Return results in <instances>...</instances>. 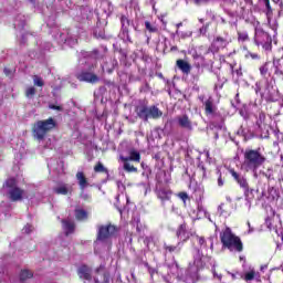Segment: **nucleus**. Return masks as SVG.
I'll return each instance as SVG.
<instances>
[{
  "label": "nucleus",
  "mask_w": 283,
  "mask_h": 283,
  "mask_svg": "<svg viewBox=\"0 0 283 283\" xmlns=\"http://www.w3.org/2000/svg\"><path fill=\"white\" fill-rule=\"evenodd\" d=\"M243 158V167L245 171H252L253 174H258V169L266 163V157H264L260 150L255 149H245Z\"/></svg>",
  "instance_id": "nucleus-1"
},
{
  "label": "nucleus",
  "mask_w": 283,
  "mask_h": 283,
  "mask_svg": "<svg viewBox=\"0 0 283 283\" xmlns=\"http://www.w3.org/2000/svg\"><path fill=\"white\" fill-rule=\"evenodd\" d=\"M56 127V120L50 117L44 120H38L32 128L33 138L35 140H44L45 136Z\"/></svg>",
  "instance_id": "nucleus-2"
},
{
  "label": "nucleus",
  "mask_w": 283,
  "mask_h": 283,
  "mask_svg": "<svg viewBox=\"0 0 283 283\" xmlns=\"http://www.w3.org/2000/svg\"><path fill=\"white\" fill-rule=\"evenodd\" d=\"M3 193L11 200V202H19L22 198H28L25 190L17 187V179L10 178L6 181L2 189Z\"/></svg>",
  "instance_id": "nucleus-3"
},
{
  "label": "nucleus",
  "mask_w": 283,
  "mask_h": 283,
  "mask_svg": "<svg viewBox=\"0 0 283 283\" xmlns=\"http://www.w3.org/2000/svg\"><path fill=\"white\" fill-rule=\"evenodd\" d=\"M221 242L229 251L241 253L243 249L242 241L235 234H232L230 228H227L221 234Z\"/></svg>",
  "instance_id": "nucleus-4"
},
{
  "label": "nucleus",
  "mask_w": 283,
  "mask_h": 283,
  "mask_svg": "<svg viewBox=\"0 0 283 283\" xmlns=\"http://www.w3.org/2000/svg\"><path fill=\"white\" fill-rule=\"evenodd\" d=\"M229 174L232 176L237 185H239V187L243 189L245 196V207H250L249 193H253V189L249 188V180L247 179V176L235 171L234 169H229Z\"/></svg>",
  "instance_id": "nucleus-5"
},
{
  "label": "nucleus",
  "mask_w": 283,
  "mask_h": 283,
  "mask_svg": "<svg viewBox=\"0 0 283 283\" xmlns=\"http://www.w3.org/2000/svg\"><path fill=\"white\" fill-rule=\"evenodd\" d=\"M116 231L117 230L115 226H112V224L99 226L96 244H98V242H108L111 238H114V235H116Z\"/></svg>",
  "instance_id": "nucleus-6"
},
{
  "label": "nucleus",
  "mask_w": 283,
  "mask_h": 283,
  "mask_svg": "<svg viewBox=\"0 0 283 283\" xmlns=\"http://www.w3.org/2000/svg\"><path fill=\"white\" fill-rule=\"evenodd\" d=\"M82 71L76 73V78L85 82V83H98L101 81L99 77H97L96 74L92 73V66L85 65L84 67H81Z\"/></svg>",
  "instance_id": "nucleus-7"
},
{
  "label": "nucleus",
  "mask_w": 283,
  "mask_h": 283,
  "mask_svg": "<svg viewBox=\"0 0 283 283\" xmlns=\"http://www.w3.org/2000/svg\"><path fill=\"white\" fill-rule=\"evenodd\" d=\"M120 23H122V33H120L122 39H124V41H129V43H132V38L129 36V25L130 28H134L135 31H138V27L134 24V20L129 21V19L125 15H122Z\"/></svg>",
  "instance_id": "nucleus-8"
},
{
  "label": "nucleus",
  "mask_w": 283,
  "mask_h": 283,
  "mask_svg": "<svg viewBox=\"0 0 283 283\" xmlns=\"http://www.w3.org/2000/svg\"><path fill=\"white\" fill-rule=\"evenodd\" d=\"M73 191L74 187L70 184H57L53 188V192H55L57 196H72Z\"/></svg>",
  "instance_id": "nucleus-9"
},
{
  "label": "nucleus",
  "mask_w": 283,
  "mask_h": 283,
  "mask_svg": "<svg viewBox=\"0 0 283 283\" xmlns=\"http://www.w3.org/2000/svg\"><path fill=\"white\" fill-rule=\"evenodd\" d=\"M156 196L161 201L163 207H165V202L171 201V191L167 188H157Z\"/></svg>",
  "instance_id": "nucleus-10"
},
{
  "label": "nucleus",
  "mask_w": 283,
  "mask_h": 283,
  "mask_svg": "<svg viewBox=\"0 0 283 283\" xmlns=\"http://www.w3.org/2000/svg\"><path fill=\"white\" fill-rule=\"evenodd\" d=\"M177 125L182 129H187V132H191L193 129V125L191 124V119L187 115H180L177 117Z\"/></svg>",
  "instance_id": "nucleus-11"
},
{
  "label": "nucleus",
  "mask_w": 283,
  "mask_h": 283,
  "mask_svg": "<svg viewBox=\"0 0 283 283\" xmlns=\"http://www.w3.org/2000/svg\"><path fill=\"white\" fill-rule=\"evenodd\" d=\"M268 41H273L271 35L266 32H264L262 29L255 30V43L256 45H260L262 43H266Z\"/></svg>",
  "instance_id": "nucleus-12"
},
{
  "label": "nucleus",
  "mask_w": 283,
  "mask_h": 283,
  "mask_svg": "<svg viewBox=\"0 0 283 283\" xmlns=\"http://www.w3.org/2000/svg\"><path fill=\"white\" fill-rule=\"evenodd\" d=\"M229 38H222V36H217L213 41H212V48L216 50V52H218V50H224V48H227L229 45Z\"/></svg>",
  "instance_id": "nucleus-13"
},
{
  "label": "nucleus",
  "mask_w": 283,
  "mask_h": 283,
  "mask_svg": "<svg viewBox=\"0 0 283 283\" xmlns=\"http://www.w3.org/2000/svg\"><path fill=\"white\" fill-rule=\"evenodd\" d=\"M244 200H247V196H244V198L238 197L235 207H238L239 209H242V211H251V202L253 200V192L249 193V197H248V202H250L249 207H247V202H244Z\"/></svg>",
  "instance_id": "nucleus-14"
},
{
  "label": "nucleus",
  "mask_w": 283,
  "mask_h": 283,
  "mask_svg": "<svg viewBox=\"0 0 283 283\" xmlns=\"http://www.w3.org/2000/svg\"><path fill=\"white\" fill-rule=\"evenodd\" d=\"M196 240H197L201 251H207V249H208L207 242H208V244H210V250L213 251V237L208 238V241H207V239H205V237L197 235Z\"/></svg>",
  "instance_id": "nucleus-15"
},
{
  "label": "nucleus",
  "mask_w": 283,
  "mask_h": 283,
  "mask_svg": "<svg viewBox=\"0 0 283 283\" xmlns=\"http://www.w3.org/2000/svg\"><path fill=\"white\" fill-rule=\"evenodd\" d=\"M190 269L191 271H200V269H205V261L202 260V253H200V250L197 251L193 264L190 265Z\"/></svg>",
  "instance_id": "nucleus-16"
},
{
  "label": "nucleus",
  "mask_w": 283,
  "mask_h": 283,
  "mask_svg": "<svg viewBox=\"0 0 283 283\" xmlns=\"http://www.w3.org/2000/svg\"><path fill=\"white\" fill-rule=\"evenodd\" d=\"M136 114L142 120H149V107L147 105H139L136 107Z\"/></svg>",
  "instance_id": "nucleus-17"
},
{
  "label": "nucleus",
  "mask_w": 283,
  "mask_h": 283,
  "mask_svg": "<svg viewBox=\"0 0 283 283\" xmlns=\"http://www.w3.org/2000/svg\"><path fill=\"white\" fill-rule=\"evenodd\" d=\"M76 180H77V185L80 186L81 191H85V189H87V187H90L87 177H85V174H83V171H78L76 174Z\"/></svg>",
  "instance_id": "nucleus-18"
},
{
  "label": "nucleus",
  "mask_w": 283,
  "mask_h": 283,
  "mask_svg": "<svg viewBox=\"0 0 283 283\" xmlns=\"http://www.w3.org/2000/svg\"><path fill=\"white\" fill-rule=\"evenodd\" d=\"M176 235L181 242H187V240H189V233L187 232V223H182L179 226Z\"/></svg>",
  "instance_id": "nucleus-19"
},
{
  "label": "nucleus",
  "mask_w": 283,
  "mask_h": 283,
  "mask_svg": "<svg viewBox=\"0 0 283 283\" xmlns=\"http://www.w3.org/2000/svg\"><path fill=\"white\" fill-rule=\"evenodd\" d=\"M120 160L124 163H129L132 160L133 163H140V153H138L136 149H130L129 150V156L128 157H120Z\"/></svg>",
  "instance_id": "nucleus-20"
},
{
  "label": "nucleus",
  "mask_w": 283,
  "mask_h": 283,
  "mask_svg": "<svg viewBox=\"0 0 283 283\" xmlns=\"http://www.w3.org/2000/svg\"><path fill=\"white\" fill-rule=\"evenodd\" d=\"M262 98H265V101H271L273 96H275V90L273 88V85L268 83L265 85V90L263 93H261Z\"/></svg>",
  "instance_id": "nucleus-21"
},
{
  "label": "nucleus",
  "mask_w": 283,
  "mask_h": 283,
  "mask_svg": "<svg viewBox=\"0 0 283 283\" xmlns=\"http://www.w3.org/2000/svg\"><path fill=\"white\" fill-rule=\"evenodd\" d=\"M78 275L81 280H87V282H92V272L87 265H83L78 269Z\"/></svg>",
  "instance_id": "nucleus-22"
},
{
  "label": "nucleus",
  "mask_w": 283,
  "mask_h": 283,
  "mask_svg": "<svg viewBox=\"0 0 283 283\" xmlns=\"http://www.w3.org/2000/svg\"><path fill=\"white\" fill-rule=\"evenodd\" d=\"M264 118H265L264 114L261 113L259 115V120L256 122V125H258L261 134H269V129H271V126L262 123V120H264Z\"/></svg>",
  "instance_id": "nucleus-23"
},
{
  "label": "nucleus",
  "mask_w": 283,
  "mask_h": 283,
  "mask_svg": "<svg viewBox=\"0 0 283 283\" xmlns=\"http://www.w3.org/2000/svg\"><path fill=\"white\" fill-rule=\"evenodd\" d=\"M177 67H179L184 74H189V72H191V64L185 60H177Z\"/></svg>",
  "instance_id": "nucleus-24"
},
{
  "label": "nucleus",
  "mask_w": 283,
  "mask_h": 283,
  "mask_svg": "<svg viewBox=\"0 0 283 283\" xmlns=\"http://www.w3.org/2000/svg\"><path fill=\"white\" fill-rule=\"evenodd\" d=\"M63 230L65 231V235H70V233H74V221L72 220H62Z\"/></svg>",
  "instance_id": "nucleus-25"
},
{
  "label": "nucleus",
  "mask_w": 283,
  "mask_h": 283,
  "mask_svg": "<svg viewBox=\"0 0 283 283\" xmlns=\"http://www.w3.org/2000/svg\"><path fill=\"white\" fill-rule=\"evenodd\" d=\"M197 220H200L201 218H208V220H211L209 212H207V209L202 203H199L197 207Z\"/></svg>",
  "instance_id": "nucleus-26"
},
{
  "label": "nucleus",
  "mask_w": 283,
  "mask_h": 283,
  "mask_svg": "<svg viewBox=\"0 0 283 283\" xmlns=\"http://www.w3.org/2000/svg\"><path fill=\"white\" fill-rule=\"evenodd\" d=\"M133 224H136L137 233H145V229H147V226L140 222V217H134Z\"/></svg>",
  "instance_id": "nucleus-27"
},
{
  "label": "nucleus",
  "mask_w": 283,
  "mask_h": 283,
  "mask_svg": "<svg viewBox=\"0 0 283 283\" xmlns=\"http://www.w3.org/2000/svg\"><path fill=\"white\" fill-rule=\"evenodd\" d=\"M163 111H159L157 106L148 107V118H160Z\"/></svg>",
  "instance_id": "nucleus-28"
},
{
  "label": "nucleus",
  "mask_w": 283,
  "mask_h": 283,
  "mask_svg": "<svg viewBox=\"0 0 283 283\" xmlns=\"http://www.w3.org/2000/svg\"><path fill=\"white\" fill-rule=\"evenodd\" d=\"M206 114H213L216 112V106L213 105V98L209 97L205 103Z\"/></svg>",
  "instance_id": "nucleus-29"
},
{
  "label": "nucleus",
  "mask_w": 283,
  "mask_h": 283,
  "mask_svg": "<svg viewBox=\"0 0 283 283\" xmlns=\"http://www.w3.org/2000/svg\"><path fill=\"white\" fill-rule=\"evenodd\" d=\"M57 167H54V161H50L49 163V168L53 169V171H56V174L61 175L63 174L64 169H63V161H57L56 163Z\"/></svg>",
  "instance_id": "nucleus-30"
},
{
  "label": "nucleus",
  "mask_w": 283,
  "mask_h": 283,
  "mask_svg": "<svg viewBox=\"0 0 283 283\" xmlns=\"http://www.w3.org/2000/svg\"><path fill=\"white\" fill-rule=\"evenodd\" d=\"M165 251L168 253H180V242L177 245H167L164 244Z\"/></svg>",
  "instance_id": "nucleus-31"
},
{
  "label": "nucleus",
  "mask_w": 283,
  "mask_h": 283,
  "mask_svg": "<svg viewBox=\"0 0 283 283\" xmlns=\"http://www.w3.org/2000/svg\"><path fill=\"white\" fill-rule=\"evenodd\" d=\"M262 3H264L265 8H266V18L268 21H271V18L273 17V9H271V2L270 0H261Z\"/></svg>",
  "instance_id": "nucleus-32"
},
{
  "label": "nucleus",
  "mask_w": 283,
  "mask_h": 283,
  "mask_svg": "<svg viewBox=\"0 0 283 283\" xmlns=\"http://www.w3.org/2000/svg\"><path fill=\"white\" fill-rule=\"evenodd\" d=\"M193 33L191 31H180L176 30L172 36L177 35L179 39H189Z\"/></svg>",
  "instance_id": "nucleus-33"
},
{
  "label": "nucleus",
  "mask_w": 283,
  "mask_h": 283,
  "mask_svg": "<svg viewBox=\"0 0 283 283\" xmlns=\"http://www.w3.org/2000/svg\"><path fill=\"white\" fill-rule=\"evenodd\" d=\"M75 218L76 220H87V211H85L84 209H76Z\"/></svg>",
  "instance_id": "nucleus-34"
},
{
  "label": "nucleus",
  "mask_w": 283,
  "mask_h": 283,
  "mask_svg": "<svg viewBox=\"0 0 283 283\" xmlns=\"http://www.w3.org/2000/svg\"><path fill=\"white\" fill-rule=\"evenodd\" d=\"M34 274L29 270H22L20 273L21 282H25V280H30Z\"/></svg>",
  "instance_id": "nucleus-35"
},
{
  "label": "nucleus",
  "mask_w": 283,
  "mask_h": 283,
  "mask_svg": "<svg viewBox=\"0 0 283 283\" xmlns=\"http://www.w3.org/2000/svg\"><path fill=\"white\" fill-rule=\"evenodd\" d=\"M124 169L125 171H128V174H136V171H138V168L127 161H124Z\"/></svg>",
  "instance_id": "nucleus-36"
},
{
  "label": "nucleus",
  "mask_w": 283,
  "mask_h": 283,
  "mask_svg": "<svg viewBox=\"0 0 283 283\" xmlns=\"http://www.w3.org/2000/svg\"><path fill=\"white\" fill-rule=\"evenodd\" d=\"M94 171H96L97 174H106L107 176H109V171L107 170V168H105V166H103L101 163H98L95 167H94Z\"/></svg>",
  "instance_id": "nucleus-37"
},
{
  "label": "nucleus",
  "mask_w": 283,
  "mask_h": 283,
  "mask_svg": "<svg viewBox=\"0 0 283 283\" xmlns=\"http://www.w3.org/2000/svg\"><path fill=\"white\" fill-rule=\"evenodd\" d=\"M261 174H262V176L268 178V180H275V176L273 174V168H268L266 171H262Z\"/></svg>",
  "instance_id": "nucleus-38"
},
{
  "label": "nucleus",
  "mask_w": 283,
  "mask_h": 283,
  "mask_svg": "<svg viewBox=\"0 0 283 283\" xmlns=\"http://www.w3.org/2000/svg\"><path fill=\"white\" fill-rule=\"evenodd\" d=\"M145 28L148 32L156 33L158 32V27L156 24H151L149 21L145 22Z\"/></svg>",
  "instance_id": "nucleus-39"
},
{
  "label": "nucleus",
  "mask_w": 283,
  "mask_h": 283,
  "mask_svg": "<svg viewBox=\"0 0 283 283\" xmlns=\"http://www.w3.org/2000/svg\"><path fill=\"white\" fill-rule=\"evenodd\" d=\"M217 213H218V216H220V217H222V216H224V217L229 216V211H227V209H224V203H221V205L218 206Z\"/></svg>",
  "instance_id": "nucleus-40"
},
{
  "label": "nucleus",
  "mask_w": 283,
  "mask_h": 283,
  "mask_svg": "<svg viewBox=\"0 0 283 283\" xmlns=\"http://www.w3.org/2000/svg\"><path fill=\"white\" fill-rule=\"evenodd\" d=\"M36 94V88L34 86H30L25 90V96L27 98H34V95Z\"/></svg>",
  "instance_id": "nucleus-41"
},
{
  "label": "nucleus",
  "mask_w": 283,
  "mask_h": 283,
  "mask_svg": "<svg viewBox=\"0 0 283 283\" xmlns=\"http://www.w3.org/2000/svg\"><path fill=\"white\" fill-rule=\"evenodd\" d=\"M33 84L36 85V87H43L45 85V82H43V78H41V76L34 75Z\"/></svg>",
  "instance_id": "nucleus-42"
},
{
  "label": "nucleus",
  "mask_w": 283,
  "mask_h": 283,
  "mask_svg": "<svg viewBox=\"0 0 283 283\" xmlns=\"http://www.w3.org/2000/svg\"><path fill=\"white\" fill-rule=\"evenodd\" d=\"M67 35H65V33H59L57 35H56V40H57V43L60 44V45H63V43H67Z\"/></svg>",
  "instance_id": "nucleus-43"
},
{
  "label": "nucleus",
  "mask_w": 283,
  "mask_h": 283,
  "mask_svg": "<svg viewBox=\"0 0 283 283\" xmlns=\"http://www.w3.org/2000/svg\"><path fill=\"white\" fill-rule=\"evenodd\" d=\"M260 45H262L263 50H265L266 52H271V50L273 49V40L263 42Z\"/></svg>",
  "instance_id": "nucleus-44"
},
{
  "label": "nucleus",
  "mask_w": 283,
  "mask_h": 283,
  "mask_svg": "<svg viewBox=\"0 0 283 283\" xmlns=\"http://www.w3.org/2000/svg\"><path fill=\"white\" fill-rule=\"evenodd\" d=\"M261 76H266L269 74V63L265 62L262 66H260Z\"/></svg>",
  "instance_id": "nucleus-45"
},
{
  "label": "nucleus",
  "mask_w": 283,
  "mask_h": 283,
  "mask_svg": "<svg viewBox=\"0 0 283 283\" xmlns=\"http://www.w3.org/2000/svg\"><path fill=\"white\" fill-rule=\"evenodd\" d=\"M34 231V227H32V224H27L23 229H22V233H27L30 234Z\"/></svg>",
  "instance_id": "nucleus-46"
},
{
  "label": "nucleus",
  "mask_w": 283,
  "mask_h": 283,
  "mask_svg": "<svg viewBox=\"0 0 283 283\" xmlns=\"http://www.w3.org/2000/svg\"><path fill=\"white\" fill-rule=\"evenodd\" d=\"M238 36H239V41H249V33L247 32H239Z\"/></svg>",
  "instance_id": "nucleus-47"
},
{
  "label": "nucleus",
  "mask_w": 283,
  "mask_h": 283,
  "mask_svg": "<svg viewBox=\"0 0 283 283\" xmlns=\"http://www.w3.org/2000/svg\"><path fill=\"white\" fill-rule=\"evenodd\" d=\"M254 277H255V272L251 271V272L245 273L244 280L247 282H251V280H254Z\"/></svg>",
  "instance_id": "nucleus-48"
},
{
  "label": "nucleus",
  "mask_w": 283,
  "mask_h": 283,
  "mask_svg": "<svg viewBox=\"0 0 283 283\" xmlns=\"http://www.w3.org/2000/svg\"><path fill=\"white\" fill-rule=\"evenodd\" d=\"M14 25L18 27V28H23L25 25V21L21 20V15H19L15 19Z\"/></svg>",
  "instance_id": "nucleus-49"
},
{
  "label": "nucleus",
  "mask_w": 283,
  "mask_h": 283,
  "mask_svg": "<svg viewBox=\"0 0 283 283\" xmlns=\"http://www.w3.org/2000/svg\"><path fill=\"white\" fill-rule=\"evenodd\" d=\"M268 23H269L270 28L272 30H274V32L277 31V21H275V20L271 21V17H270V20H268Z\"/></svg>",
  "instance_id": "nucleus-50"
},
{
  "label": "nucleus",
  "mask_w": 283,
  "mask_h": 283,
  "mask_svg": "<svg viewBox=\"0 0 283 283\" xmlns=\"http://www.w3.org/2000/svg\"><path fill=\"white\" fill-rule=\"evenodd\" d=\"M66 43L67 45H71V48H74V45L78 43V40L76 38H69Z\"/></svg>",
  "instance_id": "nucleus-51"
},
{
  "label": "nucleus",
  "mask_w": 283,
  "mask_h": 283,
  "mask_svg": "<svg viewBox=\"0 0 283 283\" xmlns=\"http://www.w3.org/2000/svg\"><path fill=\"white\" fill-rule=\"evenodd\" d=\"M231 70H232V74H237V78H240V76H242V69H233V65H231Z\"/></svg>",
  "instance_id": "nucleus-52"
},
{
  "label": "nucleus",
  "mask_w": 283,
  "mask_h": 283,
  "mask_svg": "<svg viewBox=\"0 0 283 283\" xmlns=\"http://www.w3.org/2000/svg\"><path fill=\"white\" fill-rule=\"evenodd\" d=\"M49 108L50 109H56V112H63V106H57V105H54V104H50Z\"/></svg>",
  "instance_id": "nucleus-53"
},
{
  "label": "nucleus",
  "mask_w": 283,
  "mask_h": 283,
  "mask_svg": "<svg viewBox=\"0 0 283 283\" xmlns=\"http://www.w3.org/2000/svg\"><path fill=\"white\" fill-rule=\"evenodd\" d=\"M151 242H154V238L153 237H146L144 239V244L149 247V244H151Z\"/></svg>",
  "instance_id": "nucleus-54"
},
{
  "label": "nucleus",
  "mask_w": 283,
  "mask_h": 283,
  "mask_svg": "<svg viewBox=\"0 0 283 283\" xmlns=\"http://www.w3.org/2000/svg\"><path fill=\"white\" fill-rule=\"evenodd\" d=\"M179 198L186 202L189 199V195H187L186 192H180L179 193Z\"/></svg>",
  "instance_id": "nucleus-55"
},
{
  "label": "nucleus",
  "mask_w": 283,
  "mask_h": 283,
  "mask_svg": "<svg viewBox=\"0 0 283 283\" xmlns=\"http://www.w3.org/2000/svg\"><path fill=\"white\" fill-rule=\"evenodd\" d=\"M217 182L218 187H224V179H222V175H219Z\"/></svg>",
  "instance_id": "nucleus-56"
},
{
  "label": "nucleus",
  "mask_w": 283,
  "mask_h": 283,
  "mask_svg": "<svg viewBox=\"0 0 283 283\" xmlns=\"http://www.w3.org/2000/svg\"><path fill=\"white\" fill-rule=\"evenodd\" d=\"M273 67L276 70V69H280V60H273Z\"/></svg>",
  "instance_id": "nucleus-57"
},
{
  "label": "nucleus",
  "mask_w": 283,
  "mask_h": 283,
  "mask_svg": "<svg viewBox=\"0 0 283 283\" xmlns=\"http://www.w3.org/2000/svg\"><path fill=\"white\" fill-rule=\"evenodd\" d=\"M274 74H276V76H283L282 69H275Z\"/></svg>",
  "instance_id": "nucleus-58"
},
{
  "label": "nucleus",
  "mask_w": 283,
  "mask_h": 283,
  "mask_svg": "<svg viewBox=\"0 0 283 283\" xmlns=\"http://www.w3.org/2000/svg\"><path fill=\"white\" fill-rule=\"evenodd\" d=\"M207 25H203L202 28H200L199 32L200 34H207Z\"/></svg>",
  "instance_id": "nucleus-59"
},
{
  "label": "nucleus",
  "mask_w": 283,
  "mask_h": 283,
  "mask_svg": "<svg viewBox=\"0 0 283 283\" xmlns=\"http://www.w3.org/2000/svg\"><path fill=\"white\" fill-rule=\"evenodd\" d=\"M255 94H260V90H262L261 87H260V84L259 83H256L255 84Z\"/></svg>",
  "instance_id": "nucleus-60"
},
{
  "label": "nucleus",
  "mask_w": 283,
  "mask_h": 283,
  "mask_svg": "<svg viewBox=\"0 0 283 283\" xmlns=\"http://www.w3.org/2000/svg\"><path fill=\"white\" fill-rule=\"evenodd\" d=\"M248 227H249L248 233H253V227H251V222L249 221H248Z\"/></svg>",
  "instance_id": "nucleus-61"
},
{
  "label": "nucleus",
  "mask_w": 283,
  "mask_h": 283,
  "mask_svg": "<svg viewBox=\"0 0 283 283\" xmlns=\"http://www.w3.org/2000/svg\"><path fill=\"white\" fill-rule=\"evenodd\" d=\"M81 198H83V200H87L90 196L85 192H82Z\"/></svg>",
  "instance_id": "nucleus-62"
},
{
  "label": "nucleus",
  "mask_w": 283,
  "mask_h": 283,
  "mask_svg": "<svg viewBox=\"0 0 283 283\" xmlns=\"http://www.w3.org/2000/svg\"><path fill=\"white\" fill-rule=\"evenodd\" d=\"M44 50H52V44L50 42H48L46 46L44 48Z\"/></svg>",
  "instance_id": "nucleus-63"
},
{
  "label": "nucleus",
  "mask_w": 283,
  "mask_h": 283,
  "mask_svg": "<svg viewBox=\"0 0 283 283\" xmlns=\"http://www.w3.org/2000/svg\"><path fill=\"white\" fill-rule=\"evenodd\" d=\"M104 283H109V276L104 275Z\"/></svg>",
  "instance_id": "nucleus-64"
}]
</instances>
